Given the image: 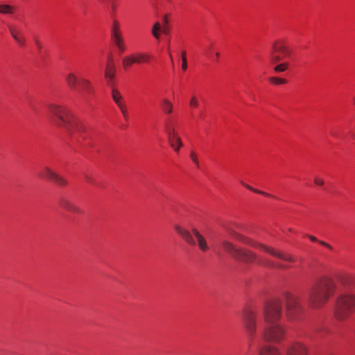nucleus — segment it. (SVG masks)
<instances>
[{
    "instance_id": "1",
    "label": "nucleus",
    "mask_w": 355,
    "mask_h": 355,
    "mask_svg": "<svg viewBox=\"0 0 355 355\" xmlns=\"http://www.w3.org/2000/svg\"><path fill=\"white\" fill-rule=\"evenodd\" d=\"M283 304L290 320H294L302 310L299 297L285 293L281 299H273L266 302L259 315L252 310L245 311L243 323L250 339L254 337L257 330L261 338L266 342L279 343L284 339L286 329L277 323L282 316Z\"/></svg>"
},
{
    "instance_id": "2",
    "label": "nucleus",
    "mask_w": 355,
    "mask_h": 355,
    "mask_svg": "<svg viewBox=\"0 0 355 355\" xmlns=\"http://www.w3.org/2000/svg\"><path fill=\"white\" fill-rule=\"evenodd\" d=\"M50 119L52 123L62 128L72 138L85 140L89 134L85 124L66 106L58 104H50L48 106Z\"/></svg>"
},
{
    "instance_id": "3",
    "label": "nucleus",
    "mask_w": 355,
    "mask_h": 355,
    "mask_svg": "<svg viewBox=\"0 0 355 355\" xmlns=\"http://www.w3.org/2000/svg\"><path fill=\"white\" fill-rule=\"evenodd\" d=\"M336 285L334 280L324 278L315 283L311 288L308 302L309 306L314 309L322 307L335 293Z\"/></svg>"
},
{
    "instance_id": "4",
    "label": "nucleus",
    "mask_w": 355,
    "mask_h": 355,
    "mask_svg": "<svg viewBox=\"0 0 355 355\" xmlns=\"http://www.w3.org/2000/svg\"><path fill=\"white\" fill-rule=\"evenodd\" d=\"M354 311L355 297L354 295L340 294L338 296L334 306V315L337 320H346Z\"/></svg>"
},
{
    "instance_id": "5",
    "label": "nucleus",
    "mask_w": 355,
    "mask_h": 355,
    "mask_svg": "<svg viewBox=\"0 0 355 355\" xmlns=\"http://www.w3.org/2000/svg\"><path fill=\"white\" fill-rule=\"evenodd\" d=\"M235 239L236 240L243 241V243H245L253 248L260 249L266 252H268L270 255H272L275 257H277L279 259L289 261V262L295 261V259L291 255L286 254L283 252L277 250L275 248L269 247L264 244L245 239L242 235H241L239 234H236Z\"/></svg>"
},
{
    "instance_id": "6",
    "label": "nucleus",
    "mask_w": 355,
    "mask_h": 355,
    "mask_svg": "<svg viewBox=\"0 0 355 355\" xmlns=\"http://www.w3.org/2000/svg\"><path fill=\"white\" fill-rule=\"evenodd\" d=\"M69 89L78 93H90L92 90L91 83L85 78H78L73 73H69L65 78Z\"/></svg>"
},
{
    "instance_id": "7",
    "label": "nucleus",
    "mask_w": 355,
    "mask_h": 355,
    "mask_svg": "<svg viewBox=\"0 0 355 355\" xmlns=\"http://www.w3.org/2000/svg\"><path fill=\"white\" fill-rule=\"evenodd\" d=\"M236 260L240 261H243L244 263H250L254 261H257V263L259 265H263L268 267L274 266L272 262L269 261L266 259H258L257 255L250 250L239 249V251L236 252Z\"/></svg>"
},
{
    "instance_id": "8",
    "label": "nucleus",
    "mask_w": 355,
    "mask_h": 355,
    "mask_svg": "<svg viewBox=\"0 0 355 355\" xmlns=\"http://www.w3.org/2000/svg\"><path fill=\"white\" fill-rule=\"evenodd\" d=\"M278 53H282L284 57H288L291 54V51L282 42H275L272 44V49L270 52L272 64H277L282 60V57Z\"/></svg>"
},
{
    "instance_id": "9",
    "label": "nucleus",
    "mask_w": 355,
    "mask_h": 355,
    "mask_svg": "<svg viewBox=\"0 0 355 355\" xmlns=\"http://www.w3.org/2000/svg\"><path fill=\"white\" fill-rule=\"evenodd\" d=\"M150 56L145 53L136 52L123 58L122 60L123 67L125 69H128L134 64L147 62Z\"/></svg>"
},
{
    "instance_id": "10",
    "label": "nucleus",
    "mask_w": 355,
    "mask_h": 355,
    "mask_svg": "<svg viewBox=\"0 0 355 355\" xmlns=\"http://www.w3.org/2000/svg\"><path fill=\"white\" fill-rule=\"evenodd\" d=\"M38 175L42 178L51 180L57 185L60 187H63L67 184V181L64 178L53 171L50 168L47 166L44 167Z\"/></svg>"
},
{
    "instance_id": "11",
    "label": "nucleus",
    "mask_w": 355,
    "mask_h": 355,
    "mask_svg": "<svg viewBox=\"0 0 355 355\" xmlns=\"http://www.w3.org/2000/svg\"><path fill=\"white\" fill-rule=\"evenodd\" d=\"M286 355H306V347L300 343L295 342L288 344L285 348Z\"/></svg>"
},
{
    "instance_id": "12",
    "label": "nucleus",
    "mask_w": 355,
    "mask_h": 355,
    "mask_svg": "<svg viewBox=\"0 0 355 355\" xmlns=\"http://www.w3.org/2000/svg\"><path fill=\"white\" fill-rule=\"evenodd\" d=\"M173 228L175 231L178 234L182 239L190 245H195L196 241L193 239L191 234L187 229L181 227L178 224H174Z\"/></svg>"
},
{
    "instance_id": "13",
    "label": "nucleus",
    "mask_w": 355,
    "mask_h": 355,
    "mask_svg": "<svg viewBox=\"0 0 355 355\" xmlns=\"http://www.w3.org/2000/svg\"><path fill=\"white\" fill-rule=\"evenodd\" d=\"M60 206L70 212L76 214H82L83 211L77 205H74L71 201L66 198H61L59 200Z\"/></svg>"
},
{
    "instance_id": "14",
    "label": "nucleus",
    "mask_w": 355,
    "mask_h": 355,
    "mask_svg": "<svg viewBox=\"0 0 355 355\" xmlns=\"http://www.w3.org/2000/svg\"><path fill=\"white\" fill-rule=\"evenodd\" d=\"M259 352L260 355H282L277 347L270 345L260 346Z\"/></svg>"
},
{
    "instance_id": "15",
    "label": "nucleus",
    "mask_w": 355,
    "mask_h": 355,
    "mask_svg": "<svg viewBox=\"0 0 355 355\" xmlns=\"http://www.w3.org/2000/svg\"><path fill=\"white\" fill-rule=\"evenodd\" d=\"M9 31L12 37L19 45L24 46L25 44L26 39L19 29L16 27L10 26Z\"/></svg>"
},
{
    "instance_id": "16",
    "label": "nucleus",
    "mask_w": 355,
    "mask_h": 355,
    "mask_svg": "<svg viewBox=\"0 0 355 355\" xmlns=\"http://www.w3.org/2000/svg\"><path fill=\"white\" fill-rule=\"evenodd\" d=\"M192 232L196 238L198 247L201 251H207L209 250V246L205 237L196 229H193Z\"/></svg>"
},
{
    "instance_id": "17",
    "label": "nucleus",
    "mask_w": 355,
    "mask_h": 355,
    "mask_svg": "<svg viewBox=\"0 0 355 355\" xmlns=\"http://www.w3.org/2000/svg\"><path fill=\"white\" fill-rule=\"evenodd\" d=\"M222 245L223 249L235 259L236 252L239 251V249L236 248L232 243L227 240H223L222 241Z\"/></svg>"
},
{
    "instance_id": "18",
    "label": "nucleus",
    "mask_w": 355,
    "mask_h": 355,
    "mask_svg": "<svg viewBox=\"0 0 355 355\" xmlns=\"http://www.w3.org/2000/svg\"><path fill=\"white\" fill-rule=\"evenodd\" d=\"M168 142L175 153H179L180 148L183 146L180 137H176L171 139H168Z\"/></svg>"
},
{
    "instance_id": "19",
    "label": "nucleus",
    "mask_w": 355,
    "mask_h": 355,
    "mask_svg": "<svg viewBox=\"0 0 355 355\" xmlns=\"http://www.w3.org/2000/svg\"><path fill=\"white\" fill-rule=\"evenodd\" d=\"M115 75V69L113 64L108 62L105 71V76L108 80H112Z\"/></svg>"
},
{
    "instance_id": "20",
    "label": "nucleus",
    "mask_w": 355,
    "mask_h": 355,
    "mask_svg": "<svg viewBox=\"0 0 355 355\" xmlns=\"http://www.w3.org/2000/svg\"><path fill=\"white\" fill-rule=\"evenodd\" d=\"M112 37H116L121 36L120 34V28H119V22L116 19H113L112 26Z\"/></svg>"
},
{
    "instance_id": "21",
    "label": "nucleus",
    "mask_w": 355,
    "mask_h": 355,
    "mask_svg": "<svg viewBox=\"0 0 355 355\" xmlns=\"http://www.w3.org/2000/svg\"><path fill=\"white\" fill-rule=\"evenodd\" d=\"M15 8L8 4H0V13L3 15H12Z\"/></svg>"
},
{
    "instance_id": "22",
    "label": "nucleus",
    "mask_w": 355,
    "mask_h": 355,
    "mask_svg": "<svg viewBox=\"0 0 355 355\" xmlns=\"http://www.w3.org/2000/svg\"><path fill=\"white\" fill-rule=\"evenodd\" d=\"M112 96L118 107L124 105L125 103L122 101V96L119 92L116 89H113L112 92Z\"/></svg>"
},
{
    "instance_id": "23",
    "label": "nucleus",
    "mask_w": 355,
    "mask_h": 355,
    "mask_svg": "<svg viewBox=\"0 0 355 355\" xmlns=\"http://www.w3.org/2000/svg\"><path fill=\"white\" fill-rule=\"evenodd\" d=\"M165 129L166 131L168 140L176 137H180L174 128L166 125Z\"/></svg>"
},
{
    "instance_id": "24",
    "label": "nucleus",
    "mask_w": 355,
    "mask_h": 355,
    "mask_svg": "<svg viewBox=\"0 0 355 355\" xmlns=\"http://www.w3.org/2000/svg\"><path fill=\"white\" fill-rule=\"evenodd\" d=\"M162 109L166 113L170 114L173 110V105L168 99L164 98L163 100Z\"/></svg>"
},
{
    "instance_id": "25",
    "label": "nucleus",
    "mask_w": 355,
    "mask_h": 355,
    "mask_svg": "<svg viewBox=\"0 0 355 355\" xmlns=\"http://www.w3.org/2000/svg\"><path fill=\"white\" fill-rule=\"evenodd\" d=\"M114 41L118 49L121 51L123 52L125 51V46L123 44V39L121 36L114 37Z\"/></svg>"
},
{
    "instance_id": "26",
    "label": "nucleus",
    "mask_w": 355,
    "mask_h": 355,
    "mask_svg": "<svg viewBox=\"0 0 355 355\" xmlns=\"http://www.w3.org/2000/svg\"><path fill=\"white\" fill-rule=\"evenodd\" d=\"M161 31V26L159 22L155 23L152 28V34L157 39L159 40L160 37L159 31Z\"/></svg>"
},
{
    "instance_id": "27",
    "label": "nucleus",
    "mask_w": 355,
    "mask_h": 355,
    "mask_svg": "<svg viewBox=\"0 0 355 355\" xmlns=\"http://www.w3.org/2000/svg\"><path fill=\"white\" fill-rule=\"evenodd\" d=\"M288 64L286 62L278 64L274 67V71L276 73L284 72L288 69Z\"/></svg>"
},
{
    "instance_id": "28",
    "label": "nucleus",
    "mask_w": 355,
    "mask_h": 355,
    "mask_svg": "<svg viewBox=\"0 0 355 355\" xmlns=\"http://www.w3.org/2000/svg\"><path fill=\"white\" fill-rule=\"evenodd\" d=\"M241 184L245 187L247 188L248 189L256 193H259V194H261V195H263V196H268V197H272V196L268 193H266L263 191H261V190H258V189H254L253 187H252L251 186L248 185V184H246L243 182H241Z\"/></svg>"
},
{
    "instance_id": "29",
    "label": "nucleus",
    "mask_w": 355,
    "mask_h": 355,
    "mask_svg": "<svg viewBox=\"0 0 355 355\" xmlns=\"http://www.w3.org/2000/svg\"><path fill=\"white\" fill-rule=\"evenodd\" d=\"M268 80L275 85L285 84L286 83V80L275 76L269 78Z\"/></svg>"
},
{
    "instance_id": "30",
    "label": "nucleus",
    "mask_w": 355,
    "mask_h": 355,
    "mask_svg": "<svg viewBox=\"0 0 355 355\" xmlns=\"http://www.w3.org/2000/svg\"><path fill=\"white\" fill-rule=\"evenodd\" d=\"M110 12H111V15L112 16H114L115 15V12H116V2L114 1V0H110Z\"/></svg>"
},
{
    "instance_id": "31",
    "label": "nucleus",
    "mask_w": 355,
    "mask_h": 355,
    "mask_svg": "<svg viewBox=\"0 0 355 355\" xmlns=\"http://www.w3.org/2000/svg\"><path fill=\"white\" fill-rule=\"evenodd\" d=\"M190 106L196 108L199 105V102L195 96H193L190 100Z\"/></svg>"
},
{
    "instance_id": "32",
    "label": "nucleus",
    "mask_w": 355,
    "mask_h": 355,
    "mask_svg": "<svg viewBox=\"0 0 355 355\" xmlns=\"http://www.w3.org/2000/svg\"><path fill=\"white\" fill-rule=\"evenodd\" d=\"M119 109H120V110H121V112L124 119L125 120H127L128 118V114H127L125 105L124 104L123 105L119 106Z\"/></svg>"
},
{
    "instance_id": "33",
    "label": "nucleus",
    "mask_w": 355,
    "mask_h": 355,
    "mask_svg": "<svg viewBox=\"0 0 355 355\" xmlns=\"http://www.w3.org/2000/svg\"><path fill=\"white\" fill-rule=\"evenodd\" d=\"M182 69L183 71H186L187 69V58H182Z\"/></svg>"
},
{
    "instance_id": "34",
    "label": "nucleus",
    "mask_w": 355,
    "mask_h": 355,
    "mask_svg": "<svg viewBox=\"0 0 355 355\" xmlns=\"http://www.w3.org/2000/svg\"><path fill=\"white\" fill-rule=\"evenodd\" d=\"M314 183L318 186H322L324 184V180L319 178H315Z\"/></svg>"
},
{
    "instance_id": "35",
    "label": "nucleus",
    "mask_w": 355,
    "mask_h": 355,
    "mask_svg": "<svg viewBox=\"0 0 355 355\" xmlns=\"http://www.w3.org/2000/svg\"><path fill=\"white\" fill-rule=\"evenodd\" d=\"M190 156H191V158L192 161L196 164L198 165V160L197 155L193 152H191Z\"/></svg>"
},
{
    "instance_id": "36",
    "label": "nucleus",
    "mask_w": 355,
    "mask_h": 355,
    "mask_svg": "<svg viewBox=\"0 0 355 355\" xmlns=\"http://www.w3.org/2000/svg\"><path fill=\"white\" fill-rule=\"evenodd\" d=\"M84 177H85V179L89 182V183H92V184H94V180L92 178V177L91 175H89V174L87 173H85L84 175Z\"/></svg>"
},
{
    "instance_id": "37",
    "label": "nucleus",
    "mask_w": 355,
    "mask_h": 355,
    "mask_svg": "<svg viewBox=\"0 0 355 355\" xmlns=\"http://www.w3.org/2000/svg\"><path fill=\"white\" fill-rule=\"evenodd\" d=\"M319 243L322 245L323 246H325L327 248H328L329 249H331L332 247L328 244L327 243L324 242V241H319Z\"/></svg>"
},
{
    "instance_id": "38",
    "label": "nucleus",
    "mask_w": 355,
    "mask_h": 355,
    "mask_svg": "<svg viewBox=\"0 0 355 355\" xmlns=\"http://www.w3.org/2000/svg\"><path fill=\"white\" fill-rule=\"evenodd\" d=\"M308 237L310 239L311 241L316 242L318 241V239L316 237L312 236V235H308Z\"/></svg>"
},
{
    "instance_id": "39",
    "label": "nucleus",
    "mask_w": 355,
    "mask_h": 355,
    "mask_svg": "<svg viewBox=\"0 0 355 355\" xmlns=\"http://www.w3.org/2000/svg\"><path fill=\"white\" fill-rule=\"evenodd\" d=\"M230 234L235 239L236 234H237L238 233L233 230H230Z\"/></svg>"
},
{
    "instance_id": "40",
    "label": "nucleus",
    "mask_w": 355,
    "mask_h": 355,
    "mask_svg": "<svg viewBox=\"0 0 355 355\" xmlns=\"http://www.w3.org/2000/svg\"><path fill=\"white\" fill-rule=\"evenodd\" d=\"M230 234L235 239L236 234H237L238 233L233 230H230Z\"/></svg>"
},
{
    "instance_id": "41",
    "label": "nucleus",
    "mask_w": 355,
    "mask_h": 355,
    "mask_svg": "<svg viewBox=\"0 0 355 355\" xmlns=\"http://www.w3.org/2000/svg\"><path fill=\"white\" fill-rule=\"evenodd\" d=\"M35 43L39 49H40L42 47L40 43L37 40L35 41Z\"/></svg>"
},
{
    "instance_id": "42",
    "label": "nucleus",
    "mask_w": 355,
    "mask_h": 355,
    "mask_svg": "<svg viewBox=\"0 0 355 355\" xmlns=\"http://www.w3.org/2000/svg\"><path fill=\"white\" fill-rule=\"evenodd\" d=\"M182 58H187L186 57V52L184 51H183L182 53Z\"/></svg>"
},
{
    "instance_id": "43",
    "label": "nucleus",
    "mask_w": 355,
    "mask_h": 355,
    "mask_svg": "<svg viewBox=\"0 0 355 355\" xmlns=\"http://www.w3.org/2000/svg\"><path fill=\"white\" fill-rule=\"evenodd\" d=\"M277 267H278V268H285V266H284V265H282V264H279V265L277 266Z\"/></svg>"
},
{
    "instance_id": "44",
    "label": "nucleus",
    "mask_w": 355,
    "mask_h": 355,
    "mask_svg": "<svg viewBox=\"0 0 355 355\" xmlns=\"http://www.w3.org/2000/svg\"><path fill=\"white\" fill-rule=\"evenodd\" d=\"M169 58H171V61H173V58H172L171 53H169Z\"/></svg>"
},
{
    "instance_id": "45",
    "label": "nucleus",
    "mask_w": 355,
    "mask_h": 355,
    "mask_svg": "<svg viewBox=\"0 0 355 355\" xmlns=\"http://www.w3.org/2000/svg\"><path fill=\"white\" fill-rule=\"evenodd\" d=\"M216 57H217V58L219 57V53H216Z\"/></svg>"
},
{
    "instance_id": "46",
    "label": "nucleus",
    "mask_w": 355,
    "mask_h": 355,
    "mask_svg": "<svg viewBox=\"0 0 355 355\" xmlns=\"http://www.w3.org/2000/svg\"><path fill=\"white\" fill-rule=\"evenodd\" d=\"M164 22L166 23V17H164Z\"/></svg>"
},
{
    "instance_id": "47",
    "label": "nucleus",
    "mask_w": 355,
    "mask_h": 355,
    "mask_svg": "<svg viewBox=\"0 0 355 355\" xmlns=\"http://www.w3.org/2000/svg\"><path fill=\"white\" fill-rule=\"evenodd\" d=\"M162 31L164 33H166V30H163Z\"/></svg>"
},
{
    "instance_id": "48",
    "label": "nucleus",
    "mask_w": 355,
    "mask_h": 355,
    "mask_svg": "<svg viewBox=\"0 0 355 355\" xmlns=\"http://www.w3.org/2000/svg\"><path fill=\"white\" fill-rule=\"evenodd\" d=\"M354 104H355V97L354 98Z\"/></svg>"
}]
</instances>
